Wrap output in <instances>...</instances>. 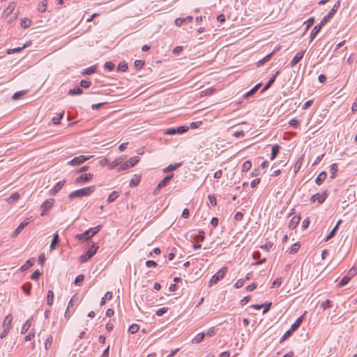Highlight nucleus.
Masks as SVG:
<instances>
[{
    "label": "nucleus",
    "mask_w": 357,
    "mask_h": 357,
    "mask_svg": "<svg viewBox=\"0 0 357 357\" xmlns=\"http://www.w3.org/2000/svg\"><path fill=\"white\" fill-rule=\"evenodd\" d=\"M26 93V91H20L15 93L12 97L13 100H17Z\"/></svg>",
    "instance_id": "c03bdc74"
},
{
    "label": "nucleus",
    "mask_w": 357,
    "mask_h": 357,
    "mask_svg": "<svg viewBox=\"0 0 357 357\" xmlns=\"http://www.w3.org/2000/svg\"><path fill=\"white\" fill-rule=\"evenodd\" d=\"M299 221L300 216L295 215L294 217H293L289 223V229H294V228H296L298 224L299 223Z\"/></svg>",
    "instance_id": "aec40b11"
},
{
    "label": "nucleus",
    "mask_w": 357,
    "mask_h": 357,
    "mask_svg": "<svg viewBox=\"0 0 357 357\" xmlns=\"http://www.w3.org/2000/svg\"><path fill=\"white\" fill-rule=\"evenodd\" d=\"M193 20L192 16H188L186 17H178L175 20L174 24L177 26H181L184 22H191Z\"/></svg>",
    "instance_id": "4468645a"
},
{
    "label": "nucleus",
    "mask_w": 357,
    "mask_h": 357,
    "mask_svg": "<svg viewBox=\"0 0 357 357\" xmlns=\"http://www.w3.org/2000/svg\"><path fill=\"white\" fill-rule=\"evenodd\" d=\"M303 319V317H299L296 321L291 326V331H295L301 325Z\"/></svg>",
    "instance_id": "393cba45"
},
{
    "label": "nucleus",
    "mask_w": 357,
    "mask_h": 357,
    "mask_svg": "<svg viewBox=\"0 0 357 357\" xmlns=\"http://www.w3.org/2000/svg\"><path fill=\"white\" fill-rule=\"evenodd\" d=\"M321 307L324 310H326L327 308L331 307V301L330 300L324 301V302L321 303Z\"/></svg>",
    "instance_id": "09e8293b"
},
{
    "label": "nucleus",
    "mask_w": 357,
    "mask_h": 357,
    "mask_svg": "<svg viewBox=\"0 0 357 357\" xmlns=\"http://www.w3.org/2000/svg\"><path fill=\"white\" fill-rule=\"evenodd\" d=\"M181 165V163H176L174 165H169L166 168L163 169L164 173H167L172 171L176 170L178 167H179Z\"/></svg>",
    "instance_id": "bb28decb"
},
{
    "label": "nucleus",
    "mask_w": 357,
    "mask_h": 357,
    "mask_svg": "<svg viewBox=\"0 0 357 357\" xmlns=\"http://www.w3.org/2000/svg\"><path fill=\"white\" fill-rule=\"evenodd\" d=\"M27 46H28V45L25 44L22 47H19L13 48V49H8L7 50V54H14V53H16V52H19L22 50H23L24 48L26 47Z\"/></svg>",
    "instance_id": "473e14b6"
},
{
    "label": "nucleus",
    "mask_w": 357,
    "mask_h": 357,
    "mask_svg": "<svg viewBox=\"0 0 357 357\" xmlns=\"http://www.w3.org/2000/svg\"><path fill=\"white\" fill-rule=\"evenodd\" d=\"M15 3L12 2L10 3L7 8L4 10L3 13V16L5 17H8L15 10Z\"/></svg>",
    "instance_id": "f3484780"
},
{
    "label": "nucleus",
    "mask_w": 357,
    "mask_h": 357,
    "mask_svg": "<svg viewBox=\"0 0 357 357\" xmlns=\"http://www.w3.org/2000/svg\"><path fill=\"white\" fill-rule=\"evenodd\" d=\"M146 266L148 268L155 267L157 266V263L153 260H148L146 261Z\"/></svg>",
    "instance_id": "69168bd1"
},
{
    "label": "nucleus",
    "mask_w": 357,
    "mask_h": 357,
    "mask_svg": "<svg viewBox=\"0 0 357 357\" xmlns=\"http://www.w3.org/2000/svg\"><path fill=\"white\" fill-rule=\"evenodd\" d=\"M252 167V162L250 160L245 161L242 166L243 172H248Z\"/></svg>",
    "instance_id": "37998d69"
},
{
    "label": "nucleus",
    "mask_w": 357,
    "mask_h": 357,
    "mask_svg": "<svg viewBox=\"0 0 357 357\" xmlns=\"http://www.w3.org/2000/svg\"><path fill=\"white\" fill-rule=\"evenodd\" d=\"M52 337L49 336L46 338L45 342V349L47 350L52 345Z\"/></svg>",
    "instance_id": "603ef678"
},
{
    "label": "nucleus",
    "mask_w": 357,
    "mask_h": 357,
    "mask_svg": "<svg viewBox=\"0 0 357 357\" xmlns=\"http://www.w3.org/2000/svg\"><path fill=\"white\" fill-rule=\"evenodd\" d=\"M299 248H300V244L298 243H296L291 245V247L289 248V252L290 254H295L298 252Z\"/></svg>",
    "instance_id": "58836bf2"
},
{
    "label": "nucleus",
    "mask_w": 357,
    "mask_h": 357,
    "mask_svg": "<svg viewBox=\"0 0 357 357\" xmlns=\"http://www.w3.org/2000/svg\"><path fill=\"white\" fill-rule=\"evenodd\" d=\"M66 183V181H60L56 183V185L50 190V195H56L61 189L63 188Z\"/></svg>",
    "instance_id": "ddd939ff"
},
{
    "label": "nucleus",
    "mask_w": 357,
    "mask_h": 357,
    "mask_svg": "<svg viewBox=\"0 0 357 357\" xmlns=\"http://www.w3.org/2000/svg\"><path fill=\"white\" fill-rule=\"evenodd\" d=\"M54 303V292L52 290H49L47 295V303L49 306H52Z\"/></svg>",
    "instance_id": "cd10ccee"
},
{
    "label": "nucleus",
    "mask_w": 357,
    "mask_h": 357,
    "mask_svg": "<svg viewBox=\"0 0 357 357\" xmlns=\"http://www.w3.org/2000/svg\"><path fill=\"white\" fill-rule=\"evenodd\" d=\"M64 114V112H62L61 113H59L57 116H54L52 119V121L54 124H59L60 122V120L63 118Z\"/></svg>",
    "instance_id": "a19ab883"
},
{
    "label": "nucleus",
    "mask_w": 357,
    "mask_h": 357,
    "mask_svg": "<svg viewBox=\"0 0 357 357\" xmlns=\"http://www.w3.org/2000/svg\"><path fill=\"white\" fill-rule=\"evenodd\" d=\"M337 171V165L336 163H333L330 167V172H331V178H335L336 176V172Z\"/></svg>",
    "instance_id": "c756f323"
},
{
    "label": "nucleus",
    "mask_w": 357,
    "mask_h": 357,
    "mask_svg": "<svg viewBox=\"0 0 357 357\" xmlns=\"http://www.w3.org/2000/svg\"><path fill=\"white\" fill-rule=\"evenodd\" d=\"M327 197V194L326 192H324L323 194H319L317 193L311 197V201L314 202L315 201H317L318 203L322 204L325 199Z\"/></svg>",
    "instance_id": "f8f14e48"
},
{
    "label": "nucleus",
    "mask_w": 357,
    "mask_h": 357,
    "mask_svg": "<svg viewBox=\"0 0 357 357\" xmlns=\"http://www.w3.org/2000/svg\"><path fill=\"white\" fill-rule=\"evenodd\" d=\"M104 67L105 70L108 71H112L114 68V64L111 61H107L105 63Z\"/></svg>",
    "instance_id": "8fccbe9b"
},
{
    "label": "nucleus",
    "mask_w": 357,
    "mask_h": 357,
    "mask_svg": "<svg viewBox=\"0 0 357 357\" xmlns=\"http://www.w3.org/2000/svg\"><path fill=\"white\" fill-rule=\"evenodd\" d=\"M350 280L351 277H349V275L344 276L340 280V282L338 283V286L343 287L346 285L349 282Z\"/></svg>",
    "instance_id": "e433bc0d"
},
{
    "label": "nucleus",
    "mask_w": 357,
    "mask_h": 357,
    "mask_svg": "<svg viewBox=\"0 0 357 357\" xmlns=\"http://www.w3.org/2000/svg\"><path fill=\"white\" fill-rule=\"evenodd\" d=\"M102 228L101 225H98L93 228H91L82 234L76 235V238L79 240H88L92 236H95Z\"/></svg>",
    "instance_id": "7ed1b4c3"
},
{
    "label": "nucleus",
    "mask_w": 357,
    "mask_h": 357,
    "mask_svg": "<svg viewBox=\"0 0 357 357\" xmlns=\"http://www.w3.org/2000/svg\"><path fill=\"white\" fill-rule=\"evenodd\" d=\"M188 127L185 126H179L176 128H168L165 131V134L169 135H174L176 134H183L187 132Z\"/></svg>",
    "instance_id": "6e6552de"
},
{
    "label": "nucleus",
    "mask_w": 357,
    "mask_h": 357,
    "mask_svg": "<svg viewBox=\"0 0 357 357\" xmlns=\"http://www.w3.org/2000/svg\"><path fill=\"white\" fill-rule=\"evenodd\" d=\"M31 326V323L29 320H27L22 326L21 333L24 334L27 332Z\"/></svg>",
    "instance_id": "4c0bfd02"
},
{
    "label": "nucleus",
    "mask_w": 357,
    "mask_h": 357,
    "mask_svg": "<svg viewBox=\"0 0 357 357\" xmlns=\"http://www.w3.org/2000/svg\"><path fill=\"white\" fill-rule=\"evenodd\" d=\"M93 176V175L91 173L82 174L80 176L76 178L75 181L76 183H84L90 181Z\"/></svg>",
    "instance_id": "9b49d317"
},
{
    "label": "nucleus",
    "mask_w": 357,
    "mask_h": 357,
    "mask_svg": "<svg viewBox=\"0 0 357 357\" xmlns=\"http://www.w3.org/2000/svg\"><path fill=\"white\" fill-rule=\"evenodd\" d=\"M280 149V146L278 144H275L272 146V151L271 154V160H274L278 155Z\"/></svg>",
    "instance_id": "4be33fe9"
},
{
    "label": "nucleus",
    "mask_w": 357,
    "mask_h": 357,
    "mask_svg": "<svg viewBox=\"0 0 357 357\" xmlns=\"http://www.w3.org/2000/svg\"><path fill=\"white\" fill-rule=\"evenodd\" d=\"M23 291L28 295L31 293V284L30 283H26L22 286Z\"/></svg>",
    "instance_id": "de8ad7c7"
},
{
    "label": "nucleus",
    "mask_w": 357,
    "mask_h": 357,
    "mask_svg": "<svg viewBox=\"0 0 357 357\" xmlns=\"http://www.w3.org/2000/svg\"><path fill=\"white\" fill-rule=\"evenodd\" d=\"M91 84V81H89V80H82L81 82H80V85L83 88H89Z\"/></svg>",
    "instance_id": "bf43d9fd"
},
{
    "label": "nucleus",
    "mask_w": 357,
    "mask_h": 357,
    "mask_svg": "<svg viewBox=\"0 0 357 357\" xmlns=\"http://www.w3.org/2000/svg\"><path fill=\"white\" fill-rule=\"evenodd\" d=\"M280 72L277 71L268 80V82L266 84V85L264 86V88L261 89V93L264 92L267 89H268L273 84V83L275 82L277 76L279 75Z\"/></svg>",
    "instance_id": "dca6fc26"
},
{
    "label": "nucleus",
    "mask_w": 357,
    "mask_h": 357,
    "mask_svg": "<svg viewBox=\"0 0 357 357\" xmlns=\"http://www.w3.org/2000/svg\"><path fill=\"white\" fill-rule=\"evenodd\" d=\"M95 189H96V187L94 185H91L89 187L76 190L69 194L68 198L70 199H73L76 197H82L89 196L92 192H94Z\"/></svg>",
    "instance_id": "f03ea898"
},
{
    "label": "nucleus",
    "mask_w": 357,
    "mask_h": 357,
    "mask_svg": "<svg viewBox=\"0 0 357 357\" xmlns=\"http://www.w3.org/2000/svg\"><path fill=\"white\" fill-rule=\"evenodd\" d=\"M205 238V233L204 231H199L198 234L195 236V241L197 243L202 242Z\"/></svg>",
    "instance_id": "7c9ffc66"
},
{
    "label": "nucleus",
    "mask_w": 357,
    "mask_h": 357,
    "mask_svg": "<svg viewBox=\"0 0 357 357\" xmlns=\"http://www.w3.org/2000/svg\"><path fill=\"white\" fill-rule=\"evenodd\" d=\"M357 273V268L353 266L348 272V275L351 277H354Z\"/></svg>",
    "instance_id": "e2e57ef3"
},
{
    "label": "nucleus",
    "mask_w": 357,
    "mask_h": 357,
    "mask_svg": "<svg viewBox=\"0 0 357 357\" xmlns=\"http://www.w3.org/2000/svg\"><path fill=\"white\" fill-rule=\"evenodd\" d=\"M12 319H13V318H12V316L10 314L6 316L3 323V326L4 328L8 327V330H10V328L11 327Z\"/></svg>",
    "instance_id": "b1692460"
},
{
    "label": "nucleus",
    "mask_w": 357,
    "mask_h": 357,
    "mask_svg": "<svg viewBox=\"0 0 357 357\" xmlns=\"http://www.w3.org/2000/svg\"><path fill=\"white\" fill-rule=\"evenodd\" d=\"M31 20L27 19V18H24L23 20H22L21 22H20V26L24 29H26L28 27L30 26L31 25Z\"/></svg>",
    "instance_id": "ea45409f"
},
{
    "label": "nucleus",
    "mask_w": 357,
    "mask_h": 357,
    "mask_svg": "<svg viewBox=\"0 0 357 357\" xmlns=\"http://www.w3.org/2000/svg\"><path fill=\"white\" fill-rule=\"evenodd\" d=\"M139 328V326L137 324H134L129 327L128 332L130 333L131 334H135L138 331Z\"/></svg>",
    "instance_id": "a18cd8bd"
},
{
    "label": "nucleus",
    "mask_w": 357,
    "mask_h": 357,
    "mask_svg": "<svg viewBox=\"0 0 357 357\" xmlns=\"http://www.w3.org/2000/svg\"><path fill=\"white\" fill-rule=\"evenodd\" d=\"M135 66L137 69L142 68L144 65V61L142 60H136L134 63Z\"/></svg>",
    "instance_id": "864d4df0"
},
{
    "label": "nucleus",
    "mask_w": 357,
    "mask_h": 357,
    "mask_svg": "<svg viewBox=\"0 0 357 357\" xmlns=\"http://www.w3.org/2000/svg\"><path fill=\"white\" fill-rule=\"evenodd\" d=\"M112 298V293L110 291L106 292V294H105V296L102 297L101 299L100 305H104L106 302V300L107 299L110 300Z\"/></svg>",
    "instance_id": "c9c22d12"
},
{
    "label": "nucleus",
    "mask_w": 357,
    "mask_h": 357,
    "mask_svg": "<svg viewBox=\"0 0 357 357\" xmlns=\"http://www.w3.org/2000/svg\"><path fill=\"white\" fill-rule=\"evenodd\" d=\"M96 69V66H90L86 69L84 70V71L82 73V75H91L93 73H95Z\"/></svg>",
    "instance_id": "f704fd0d"
},
{
    "label": "nucleus",
    "mask_w": 357,
    "mask_h": 357,
    "mask_svg": "<svg viewBox=\"0 0 357 357\" xmlns=\"http://www.w3.org/2000/svg\"><path fill=\"white\" fill-rule=\"evenodd\" d=\"M28 222H21L14 232L12 234V237L15 238L18 236V234L23 230V229L28 225Z\"/></svg>",
    "instance_id": "a211bd4d"
},
{
    "label": "nucleus",
    "mask_w": 357,
    "mask_h": 357,
    "mask_svg": "<svg viewBox=\"0 0 357 357\" xmlns=\"http://www.w3.org/2000/svg\"><path fill=\"white\" fill-rule=\"evenodd\" d=\"M123 160H124V158L122 157H119V158H116V160H114V161H112V162H110L109 164V169H112L119 165L121 166L123 164Z\"/></svg>",
    "instance_id": "6ab92c4d"
},
{
    "label": "nucleus",
    "mask_w": 357,
    "mask_h": 357,
    "mask_svg": "<svg viewBox=\"0 0 357 357\" xmlns=\"http://www.w3.org/2000/svg\"><path fill=\"white\" fill-rule=\"evenodd\" d=\"M84 277L83 275H79L76 277L75 280V284L77 286H80L83 282Z\"/></svg>",
    "instance_id": "49530a36"
},
{
    "label": "nucleus",
    "mask_w": 357,
    "mask_h": 357,
    "mask_svg": "<svg viewBox=\"0 0 357 357\" xmlns=\"http://www.w3.org/2000/svg\"><path fill=\"white\" fill-rule=\"evenodd\" d=\"M92 157H93V155H88V156H86V155H79L77 157H75L73 159H72L71 160L68 161L67 164L68 165H70V166H77V165H79L80 164H82L83 162H84L87 160H89Z\"/></svg>",
    "instance_id": "423d86ee"
},
{
    "label": "nucleus",
    "mask_w": 357,
    "mask_h": 357,
    "mask_svg": "<svg viewBox=\"0 0 357 357\" xmlns=\"http://www.w3.org/2000/svg\"><path fill=\"white\" fill-rule=\"evenodd\" d=\"M294 331H291V329L288 330L285 332V333L283 335V336L280 339V342L284 341L287 337H289Z\"/></svg>",
    "instance_id": "13d9d810"
},
{
    "label": "nucleus",
    "mask_w": 357,
    "mask_h": 357,
    "mask_svg": "<svg viewBox=\"0 0 357 357\" xmlns=\"http://www.w3.org/2000/svg\"><path fill=\"white\" fill-rule=\"evenodd\" d=\"M98 248V245H96L94 243L91 245V247L87 250L86 253L82 255L79 257V261L81 263L86 262L90 258H91L97 252Z\"/></svg>",
    "instance_id": "20e7f679"
},
{
    "label": "nucleus",
    "mask_w": 357,
    "mask_h": 357,
    "mask_svg": "<svg viewBox=\"0 0 357 357\" xmlns=\"http://www.w3.org/2000/svg\"><path fill=\"white\" fill-rule=\"evenodd\" d=\"M119 197V194L116 191H113L108 197L107 202L108 203L113 202Z\"/></svg>",
    "instance_id": "72a5a7b5"
},
{
    "label": "nucleus",
    "mask_w": 357,
    "mask_h": 357,
    "mask_svg": "<svg viewBox=\"0 0 357 357\" xmlns=\"http://www.w3.org/2000/svg\"><path fill=\"white\" fill-rule=\"evenodd\" d=\"M282 283V279L281 278H276L273 284H272V288H275V287H278Z\"/></svg>",
    "instance_id": "6e6d98bb"
},
{
    "label": "nucleus",
    "mask_w": 357,
    "mask_h": 357,
    "mask_svg": "<svg viewBox=\"0 0 357 357\" xmlns=\"http://www.w3.org/2000/svg\"><path fill=\"white\" fill-rule=\"evenodd\" d=\"M342 222V220H340L336 225L334 227V228L331 231V232L328 234V236H326V239H325V241H329L331 238H333L339 227V225L341 224Z\"/></svg>",
    "instance_id": "412c9836"
},
{
    "label": "nucleus",
    "mask_w": 357,
    "mask_h": 357,
    "mask_svg": "<svg viewBox=\"0 0 357 357\" xmlns=\"http://www.w3.org/2000/svg\"><path fill=\"white\" fill-rule=\"evenodd\" d=\"M244 282H245V280L243 279H239L236 281V282L235 283L234 286L236 289H238L241 287L243 286L244 284Z\"/></svg>",
    "instance_id": "0e129e2a"
},
{
    "label": "nucleus",
    "mask_w": 357,
    "mask_h": 357,
    "mask_svg": "<svg viewBox=\"0 0 357 357\" xmlns=\"http://www.w3.org/2000/svg\"><path fill=\"white\" fill-rule=\"evenodd\" d=\"M340 6V1H337L334 4L332 9L328 12V13L321 20L319 24L316 25L312 30L310 33V42H312L317 33L319 32L321 28L327 23L329 19L333 17L334 14L336 13L337 10Z\"/></svg>",
    "instance_id": "f257e3e1"
},
{
    "label": "nucleus",
    "mask_w": 357,
    "mask_h": 357,
    "mask_svg": "<svg viewBox=\"0 0 357 357\" xmlns=\"http://www.w3.org/2000/svg\"><path fill=\"white\" fill-rule=\"evenodd\" d=\"M139 181H140V178H132L130 182V187L137 186L139 184Z\"/></svg>",
    "instance_id": "680f3d73"
},
{
    "label": "nucleus",
    "mask_w": 357,
    "mask_h": 357,
    "mask_svg": "<svg viewBox=\"0 0 357 357\" xmlns=\"http://www.w3.org/2000/svg\"><path fill=\"white\" fill-rule=\"evenodd\" d=\"M168 310V308L167 307H161L160 309H158L157 311H156V315L160 317V316H162L165 313H166Z\"/></svg>",
    "instance_id": "5fc2aeb1"
},
{
    "label": "nucleus",
    "mask_w": 357,
    "mask_h": 357,
    "mask_svg": "<svg viewBox=\"0 0 357 357\" xmlns=\"http://www.w3.org/2000/svg\"><path fill=\"white\" fill-rule=\"evenodd\" d=\"M59 243V236L58 232H56L52 240L50 248V250H53L55 248V245Z\"/></svg>",
    "instance_id": "5701e85b"
},
{
    "label": "nucleus",
    "mask_w": 357,
    "mask_h": 357,
    "mask_svg": "<svg viewBox=\"0 0 357 357\" xmlns=\"http://www.w3.org/2000/svg\"><path fill=\"white\" fill-rule=\"evenodd\" d=\"M243 217V214L241 212H237L234 215V219L236 221H240L242 220Z\"/></svg>",
    "instance_id": "774afa93"
},
{
    "label": "nucleus",
    "mask_w": 357,
    "mask_h": 357,
    "mask_svg": "<svg viewBox=\"0 0 357 357\" xmlns=\"http://www.w3.org/2000/svg\"><path fill=\"white\" fill-rule=\"evenodd\" d=\"M82 93L83 90L79 87H77L73 89H70L68 93L70 96H75L82 94Z\"/></svg>",
    "instance_id": "2f4dec72"
},
{
    "label": "nucleus",
    "mask_w": 357,
    "mask_h": 357,
    "mask_svg": "<svg viewBox=\"0 0 357 357\" xmlns=\"http://www.w3.org/2000/svg\"><path fill=\"white\" fill-rule=\"evenodd\" d=\"M326 178V173L321 172L317 177L315 182L318 185H320Z\"/></svg>",
    "instance_id": "a878e982"
},
{
    "label": "nucleus",
    "mask_w": 357,
    "mask_h": 357,
    "mask_svg": "<svg viewBox=\"0 0 357 357\" xmlns=\"http://www.w3.org/2000/svg\"><path fill=\"white\" fill-rule=\"evenodd\" d=\"M272 245H273V243L268 242V243H266V244L261 245V248L266 251H268V250L272 247Z\"/></svg>",
    "instance_id": "338daca9"
},
{
    "label": "nucleus",
    "mask_w": 357,
    "mask_h": 357,
    "mask_svg": "<svg viewBox=\"0 0 357 357\" xmlns=\"http://www.w3.org/2000/svg\"><path fill=\"white\" fill-rule=\"evenodd\" d=\"M33 265V261H31V259L28 260L25 264H24L22 267V270H26L29 268L30 266H32Z\"/></svg>",
    "instance_id": "052dcab7"
},
{
    "label": "nucleus",
    "mask_w": 357,
    "mask_h": 357,
    "mask_svg": "<svg viewBox=\"0 0 357 357\" xmlns=\"http://www.w3.org/2000/svg\"><path fill=\"white\" fill-rule=\"evenodd\" d=\"M118 70L124 72L128 69V64L125 62L120 63L117 66Z\"/></svg>",
    "instance_id": "3c124183"
},
{
    "label": "nucleus",
    "mask_w": 357,
    "mask_h": 357,
    "mask_svg": "<svg viewBox=\"0 0 357 357\" xmlns=\"http://www.w3.org/2000/svg\"><path fill=\"white\" fill-rule=\"evenodd\" d=\"M305 51L298 52L290 62L291 67L296 66L303 57Z\"/></svg>",
    "instance_id": "2eb2a0df"
},
{
    "label": "nucleus",
    "mask_w": 357,
    "mask_h": 357,
    "mask_svg": "<svg viewBox=\"0 0 357 357\" xmlns=\"http://www.w3.org/2000/svg\"><path fill=\"white\" fill-rule=\"evenodd\" d=\"M47 0H43L38 6V10L40 13H44L46 10Z\"/></svg>",
    "instance_id": "79ce46f5"
},
{
    "label": "nucleus",
    "mask_w": 357,
    "mask_h": 357,
    "mask_svg": "<svg viewBox=\"0 0 357 357\" xmlns=\"http://www.w3.org/2000/svg\"><path fill=\"white\" fill-rule=\"evenodd\" d=\"M205 337L204 333H198L192 340V343L198 344L200 343Z\"/></svg>",
    "instance_id": "c85d7f7f"
},
{
    "label": "nucleus",
    "mask_w": 357,
    "mask_h": 357,
    "mask_svg": "<svg viewBox=\"0 0 357 357\" xmlns=\"http://www.w3.org/2000/svg\"><path fill=\"white\" fill-rule=\"evenodd\" d=\"M41 275V273L40 272V271L38 270H36L35 271L31 276V278L33 280H36L38 279V278L40 277V275Z\"/></svg>",
    "instance_id": "4d7b16f0"
},
{
    "label": "nucleus",
    "mask_w": 357,
    "mask_h": 357,
    "mask_svg": "<svg viewBox=\"0 0 357 357\" xmlns=\"http://www.w3.org/2000/svg\"><path fill=\"white\" fill-rule=\"evenodd\" d=\"M227 271V267H222L218 273L212 276L210 280L209 285L211 286L216 284L219 280L224 278L225 275Z\"/></svg>",
    "instance_id": "39448f33"
},
{
    "label": "nucleus",
    "mask_w": 357,
    "mask_h": 357,
    "mask_svg": "<svg viewBox=\"0 0 357 357\" xmlns=\"http://www.w3.org/2000/svg\"><path fill=\"white\" fill-rule=\"evenodd\" d=\"M54 204V199H46L41 205L40 208L43 210V212L41 213V215L44 216L45 215V211L50 209Z\"/></svg>",
    "instance_id": "9d476101"
},
{
    "label": "nucleus",
    "mask_w": 357,
    "mask_h": 357,
    "mask_svg": "<svg viewBox=\"0 0 357 357\" xmlns=\"http://www.w3.org/2000/svg\"><path fill=\"white\" fill-rule=\"evenodd\" d=\"M173 176H174V174H169V175L166 176L162 180H161L160 182L157 185V187H156V188H155V190L154 191V194L156 195L157 192L160 189H161L162 188L165 187L168 184L169 181L173 178Z\"/></svg>",
    "instance_id": "1a4fd4ad"
},
{
    "label": "nucleus",
    "mask_w": 357,
    "mask_h": 357,
    "mask_svg": "<svg viewBox=\"0 0 357 357\" xmlns=\"http://www.w3.org/2000/svg\"><path fill=\"white\" fill-rule=\"evenodd\" d=\"M138 161H139L138 156L132 157L126 162L123 161V164L121 165L119 170L120 171V170L128 169L132 167L133 166H135L138 162Z\"/></svg>",
    "instance_id": "0eeeda50"
}]
</instances>
